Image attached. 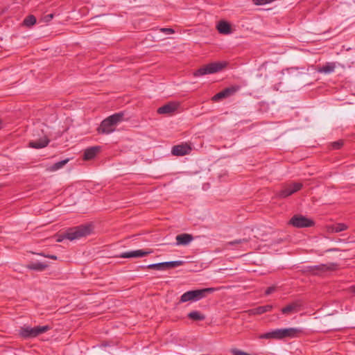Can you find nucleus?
<instances>
[{
    "instance_id": "obj_21",
    "label": "nucleus",
    "mask_w": 355,
    "mask_h": 355,
    "mask_svg": "<svg viewBox=\"0 0 355 355\" xmlns=\"http://www.w3.org/2000/svg\"><path fill=\"white\" fill-rule=\"evenodd\" d=\"M336 69V64L334 62H327L322 67L318 69V73L329 74L334 71Z\"/></svg>"
},
{
    "instance_id": "obj_27",
    "label": "nucleus",
    "mask_w": 355,
    "mask_h": 355,
    "mask_svg": "<svg viewBox=\"0 0 355 355\" xmlns=\"http://www.w3.org/2000/svg\"><path fill=\"white\" fill-rule=\"evenodd\" d=\"M347 226L344 223H337L332 226V232L338 233L347 230Z\"/></svg>"
},
{
    "instance_id": "obj_11",
    "label": "nucleus",
    "mask_w": 355,
    "mask_h": 355,
    "mask_svg": "<svg viewBox=\"0 0 355 355\" xmlns=\"http://www.w3.org/2000/svg\"><path fill=\"white\" fill-rule=\"evenodd\" d=\"M192 150L191 146L187 143L175 145L172 148L171 153L175 156H184L189 155Z\"/></svg>"
},
{
    "instance_id": "obj_4",
    "label": "nucleus",
    "mask_w": 355,
    "mask_h": 355,
    "mask_svg": "<svg viewBox=\"0 0 355 355\" xmlns=\"http://www.w3.org/2000/svg\"><path fill=\"white\" fill-rule=\"evenodd\" d=\"M51 329L50 326H37L31 327L30 326L21 327L19 330V335L24 339H30L37 337Z\"/></svg>"
},
{
    "instance_id": "obj_31",
    "label": "nucleus",
    "mask_w": 355,
    "mask_h": 355,
    "mask_svg": "<svg viewBox=\"0 0 355 355\" xmlns=\"http://www.w3.org/2000/svg\"><path fill=\"white\" fill-rule=\"evenodd\" d=\"M343 145V141H335L332 144V146L334 149H339Z\"/></svg>"
},
{
    "instance_id": "obj_33",
    "label": "nucleus",
    "mask_w": 355,
    "mask_h": 355,
    "mask_svg": "<svg viewBox=\"0 0 355 355\" xmlns=\"http://www.w3.org/2000/svg\"><path fill=\"white\" fill-rule=\"evenodd\" d=\"M161 31L166 34H172L174 33V30L170 28H161Z\"/></svg>"
},
{
    "instance_id": "obj_19",
    "label": "nucleus",
    "mask_w": 355,
    "mask_h": 355,
    "mask_svg": "<svg viewBox=\"0 0 355 355\" xmlns=\"http://www.w3.org/2000/svg\"><path fill=\"white\" fill-rule=\"evenodd\" d=\"M272 309V306L267 304L265 306H260L249 310V313L252 315H261L266 312H269Z\"/></svg>"
},
{
    "instance_id": "obj_26",
    "label": "nucleus",
    "mask_w": 355,
    "mask_h": 355,
    "mask_svg": "<svg viewBox=\"0 0 355 355\" xmlns=\"http://www.w3.org/2000/svg\"><path fill=\"white\" fill-rule=\"evenodd\" d=\"M36 23V18L35 16L31 15L27 16L23 21V24L24 26L30 27L31 26H33Z\"/></svg>"
},
{
    "instance_id": "obj_23",
    "label": "nucleus",
    "mask_w": 355,
    "mask_h": 355,
    "mask_svg": "<svg viewBox=\"0 0 355 355\" xmlns=\"http://www.w3.org/2000/svg\"><path fill=\"white\" fill-rule=\"evenodd\" d=\"M187 316L189 319L195 321H202L205 319V316L198 311H193Z\"/></svg>"
},
{
    "instance_id": "obj_10",
    "label": "nucleus",
    "mask_w": 355,
    "mask_h": 355,
    "mask_svg": "<svg viewBox=\"0 0 355 355\" xmlns=\"http://www.w3.org/2000/svg\"><path fill=\"white\" fill-rule=\"evenodd\" d=\"M302 305V302L300 300H297L283 307L281 311L286 315L295 313L301 309Z\"/></svg>"
},
{
    "instance_id": "obj_35",
    "label": "nucleus",
    "mask_w": 355,
    "mask_h": 355,
    "mask_svg": "<svg viewBox=\"0 0 355 355\" xmlns=\"http://www.w3.org/2000/svg\"><path fill=\"white\" fill-rule=\"evenodd\" d=\"M41 255L45 257L51 259H54V260L57 259V257L55 255H50V254L45 255V254H41Z\"/></svg>"
},
{
    "instance_id": "obj_25",
    "label": "nucleus",
    "mask_w": 355,
    "mask_h": 355,
    "mask_svg": "<svg viewBox=\"0 0 355 355\" xmlns=\"http://www.w3.org/2000/svg\"><path fill=\"white\" fill-rule=\"evenodd\" d=\"M69 162V159H65L64 160L58 162L53 164L50 168L49 170L51 171H55L61 168H62L67 162Z\"/></svg>"
},
{
    "instance_id": "obj_30",
    "label": "nucleus",
    "mask_w": 355,
    "mask_h": 355,
    "mask_svg": "<svg viewBox=\"0 0 355 355\" xmlns=\"http://www.w3.org/2000/svg\"><path fill=\"white\" fill-rule=\"evenodd\" d=\"M248 239H238V240H235V241H230L227 244L229 245H236V244H241V243H248Z\"/></svg>"
},
{
    "instance_id": "obj_13",
    "label": "nucleus",
    "mask_w": 355,
    "mask_h": 355,
    "mask_svg": "<svg viewBox=\"0 0 355 355\" xmlns=\"http://www.w3.org/2000/svg\"><path fill=\"white\" fill-rule=\"evenodd\" d=\"M281 330L282 339L286 338H293L298 337V336L302 332V329L297 327L284 328L281 329Z\"/></svg>"
},
{
    "instance_id": "obj_22",
    "label": "nucleus",
    "mask_w": 355,
    "mask_h": 355,
    "mask_svg": "<svg viewBox=\"0 0 355 355\" xmlns=\"http://www.w3.org/2000/svg\"><path fill=\"white\" fill-rule=\"evenodd\" d=\"M47 266H48V265L45 263L37 261V262H33V263H29L27 266V268L31 270H36V271H43L47 268Z\"/></svg>"
},
{
    "instance_id": "obj_5",
    "label": "nucleus",
    "mask_w": 355,
    "mask_h": 355,
    "mask_svg": "<svg viewBox=\"0 0 355 355\" xmlns=\"http://www.w3.org/2000/svg\"><path fill=\"white\" fill-rule=\"evenodd\" d=\"M338 268V263L331 262L325 264L306 266L304 268V272H308L313 275L320 276L327 272L334 271L337 270Z\"/></svg>"
},
{
    "instance_id": "obj_28",
    "label": "nucleus",
    "mask_w": 355,
    "mask_h": 355,
    "mask_svg": "<svg viewBox=\"0 0 355 355\" xmlns=\"http://www.w3.org/2000/svg\"><path fill=\"white\" fill-rule=\"evenodd\" d=\"M148 269L157 270H164L163 262L157 263L149 264L146 266Z\"/></svg>"
},
{
    "instance_id": "obj_12",
    "label": "nucleus",
    "mask_w": 355,
    "mask_h": 355,
    "mask_svg": "<svg viewBox=\"0 0 355 355\" xmlns=\"http://www.w3.org/2000/svg\"><path fill=\"white\" fill-rule=\"evenodd\" d=\"M179 107V103L176 102H169L157 109V113L159 114H171L174 113Z\"/></svg>"
},
{
    "instance_id": "obj_6",
    "label": "nucleus",
    "mask_w": 355,
    "mask_h": 355,
    "mask_svg": "<svg viewBox=\"0 0 355 355\" xmlns=\"http://www.w3.org/2000/svg\"><path fill=\"white\" fill-rule=\"evenodd\" d=\"M227 65L226 62H212L202 67L193 73L196 77L211 74L221 71Z\"/></svg>"
},
{
    "instance_id": "obj_3",
    "label": "nucleus",
    "mask_w": 355,
    "mask_h": 355,
    "mask_svg": "<svg viewBox=\"0 0 355 355\" xmlns=\"http://www.w3.org/2000/svg\"><path fill=\"white\" fill-rule=\"evenodd\" d=\"M92 230L93 227L90 224L76 226L67 230V239L70 241L79 239L89 235L92 232Z\"/></svg>"
},
{
    "instance_id": "obj_16",
    "label": "nucleus",
    "mask_w": 355,
    "mask_h": 355,
    "mask_svg": "<svg viewBox=\"0 0 355 355\" xmlns=\"http://www.w3.org/2000/svg\"><path fill=\"white\" fill-rule=\"evenodd\" d=\"M49 143V139L46 136H44L38 139L33 140L29 142V146L33 148H42L46 147Z\"/></svg>"
},
{
    "instance_id": "obj_29",
    "label": "nucleus",
    "mask_w": 355,
    "mask_h": 355,
    "mask_svg": "<svg viewBox=\"0 0 355 355\" xmlns=\"http://www.w3.org/2000/svg\"><path fill=\"white\" fill-rule=\"evenodd\" d=\"M254 4L257 6L266 5L267 3H271L274 0H252Z\"/></svg>"
},
{
    "instance_id": "obj_7",
    "label": "nucleus",
    "mask_w": 355,
    "mask_h": 355,
    "mask_svg": "<svg viewBox=\"0 0 355 355\" xmlns=\"http://www.w3.org/2000/svg\"><path fill=\"white\" fill-rule=\"evenodd\" d=\"M289 223L295 227L303 228L313 225V221L302 215H295L290 220Z\"/></svg>"
},
{
    "instance_id": "obj_15",
    "label": "nucleus",
    "mask_w": 355,
    "mask_h": 355,
    "mask_svg": "<svg viewBox=\"0 0 355 355\" xmlns=\"http://www.w3.org/2000/svg\"><path fill=\"white\" fill-rule=\"evenodd\" d=\"M260 339H272V340H282L281 329H276L271 331L262 334L259 336Z\"/></svg>"
},
{
    "instance_id": "obj_14",
    "label": "nucleus",
    "mask_w": 355,
    "mask_h": 355,
    "mask_svg": "<svg viewBox=\"0 0 355 355\" xmlns=\"http://www.w3.org/2000/svg\"><path fill=\"white\" fill-rule=\"evenodd\" d=\"M151 253V251H145L143 250H136L128 252H125L121 254V258H138L143 257Z\"/></svg>"
},
{
    "instance_id": "obj_36",
    "label": "nucleus",
    "mask_w": 355,
    "mask_h": 355,
    "mask_svg": "<svg viewBox=\"0 0 355 355\" xmlns=\"http://www.w3.org/2000/svg\"><path fill=\"white\" fill-rule=\"evenodd\" d=\"M53 17V14H49V15H47L45 18H46V21H49L50 20H51Z\"/></svg>"
},
{
    "instance_id": "obj_9",
    "label": "nucleus",
    "mask_w": 355,
    "mask_h": 355,
    "mask_svg": "<svg viewBox=\"0 0 355 355\" xmlns=\"http://www.w3.org/2000/svg\"><path fill=\"white\" fill-rule=\"evenodd\" d=\"M302 187V184L300 182H294L289 185H287L278 193V196L280 198H286L295 192L299 191Z\"/></svg>"
},
{
    "instance_id": "obj_17",
    "label": "nucleus",
    "mask_w": 355,
    "mask_h": 355,
    "mask_svg": "<svg viewBox=\"0 0 355 355\" xmlns=\"http://www.w3.org/2000/svg\"><path fill=\"white\" fill-rule=\"evenodd\" d=\"M216 28L220 33L223 35H229L232 33L230 24L225 21H220L216 26Z\"/></svg>"
},
{
    "instance_id": "obj_20",
    "label": "nucleus",
    "mask_w": 355,
    "mask_h": 355,
    "mask_svg": "<svg viewBox=\"0 0 355 355\" xmlns=\"http://www.w3.org/2000/svg\"><path fill=\"white\" fill-rule=\"evenodd\" d=\"M99 146H94L86 149L84 153V159L85 160L93 159L96 156V155L99 152Z\"/></svg>"
},
{
    "instance_id": "obj_1",
    "label": "nucleus",
    "mask_w": 355,
    "mask_h": 355,
    "mask_svg": "<svg viewBox=\"0 0 355 355\" xmlns=\"http://www.w3.org/2000/svg\"><path fill=\"white\" fill-rule=\"evenodd\" d=\"M124 113L122 112L114 114L104 119L98 128L99 133L110 134L116 129V125L123 121Z\"/></svg>"
},
{
    "instance_id": "obj_34",
    "label": "nucleus",
    "mask_w": 355,
    "mask_h": 355,
    "mask_svg": "<svg viewBox=\"0 0 355 355\" xmlns=\"http://www.w3.org/2000/svg\"><path fill=\"white\" fill-rule=\"evenodd\" d=\"M275 289H276L275 286H270L266 290L265 294L266 295H268L272 293L275 291Z\"/></svg>"
},
{
    "instance_id": "obj_18",
    "label": "nucleus",
    "mask_w": 355,
    "mask_h": 355,
    "mask_svg": "<svg viewBox=\"0 0 355 355\" xmlns=\"http://www.w3.org/2000/svg\"><path fill=\"white\" fill-rule=\"evenodd\" d=\"M193 236L189 234H181L176 236V244L178 245H188L192 240Z\"/></svg>"
},
{
    "instance_id": "obj_37",
    "label": "nucleus",
    "mask_w": 355,
    "mask_h": 355,
    "mask_svg": "<svg viewBox=\"0 0 355 355\" xmlns=\"http://www.w3.org/2000/svg\"><path fill=\"white\" fill-rule=\"evenodd\" d=\"M350 292L355 295V286H352L349 288Z\"/></svg>"
},
{
    "instance_id": "obj_24",
    "label": "nucleus",
    "mask_w": 355,
    "mask_h": 355,
    "mask_svg": "<svg viewBox=\"0 0 355 355\" xmlns=\"http://www.w3.org/2000/svg\"><path fill=\"white\" fill-rule=\"evenodd\" d=\"M182 261H166L163 262L164 269V270L171 268H175L178 266H180L182 265Z\"/></svg>"
},
{
    "instance_id": "obj_2",
    "label": "nucleus",
    "mask_w": 355,
    "mask_h": 355,
    "mask_svg": "<svg viewBox=\"0 0 355 355\" xmlns=\"http://www.w3.org/2000/svg\"><path fill=\"white\" fill-rule=\"evenodd\" d=\"M215 290L214 288H206L187 291L181 295L179 302L199 301L206 297L208 294L212 293Z\"/></svg>"
},
{
    "instance_id": "obj_32",
    "label": "nucleus",
    "mask_w": 355,
    "mask_h": 355,
    "mask_svg": "<svg viewBox=\"0 0 355 355\" xmlns=\"http://www.w3.org/2000/svg\"><path fill=\"white\" fill-rule=\"evenodd\" d=\"M64 239H67V231L64 233L58 235L56 241L58 242H62L64 241Z\"/></svg>"
},
{
    "instance_id": "obj_8",
    "label": "nucleus",
    "mask_w": 355,
    "mask_h": 355,
    "mask_svg": "<svg viewBox=\"0 0 355 355\" xmlns=\"http://www.w3.org/2000/svg\"><path fill=\"white\" fill-rule=\"evenodd\" d=\"M241 89V87L239 85H232L231 87H227L222 90L221 92L217 93L212 97V101H218L223 98H225L234 95L236 92H238Z\"/></svg>"
}]
</instances>
